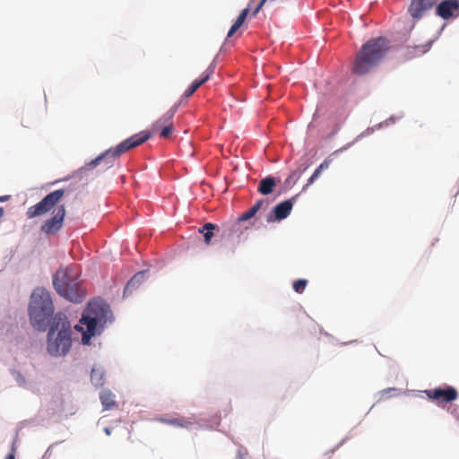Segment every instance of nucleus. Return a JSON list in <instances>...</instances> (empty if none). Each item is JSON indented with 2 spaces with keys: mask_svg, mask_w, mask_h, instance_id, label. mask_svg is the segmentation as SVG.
Segmentation results:
<instances>
[{
  "mask_svg": "<svg viewBox=\"0 0 459 459\" xmlns=\"http://www.w3.org/2000/svg\"><path fill=\"white\" fill-rule=\"evenodd\" d=\"M321 172L322 171L318 168H316L312 176L308 178L307 186L313 184L315 180L319 177Z\"/></svg>",
  "mask_w": 459,
  "mask_h": 459,
  "instance_id": "a878e982",
  "label": "nucleus"
},
{
  "mask_svg": "<svg viewBox=\"0 0 459 459\" xmlns=\"http://www.w3.org/2000/svg\"><path fill=\"white\" fill-rule=\"evenodd\" d=\"M292 204L293 203H280L267 216V221L271 222L275 220L281 221L285 219L292 209Z\"/></svg>",
  "mask_w": 459,
  "mask_h": 459,
  "instance_id": "ddd939ff",
  "label": "nucleus"
},
{
  "mask_svg": "<svg viewBox=\"0 0 459 459\" xmlns=\"http://www.w3.org/2000/svg\"><path fill=\"white\" fill-rule=\"evenodd\" d=\"M429 48V44L421 45V46H408L407 47V56L409 57L419 56L426 53Z\"/></svg>",
  "mask_w": 459,
  "mask_h": 459,
  "instance_id": "6ab92c4d",
  "label": "nucleus"
},
{
  "mask_svg": "<svg viewBox=\"0 0 459 459\" xmlns=\"http://www.w3.org/2000/svg\"><path fill=\"white\" fill-rule=\"evenodd\" d=\"M11 198V195H2L0 196V201H8Z\"/></svg>",
  "mask_w": 459,
  "mask_h": 459,
  "instance_id": "c85d7f7f",
  "label": "nucleus"
},
{
  "mask_svg": "<svg viewBox=\"0 0 459 459\" xmlns=\"http://www.w3.org/2000/svg\"><path fill=\"white\" fill-rule=\"evenodd\" d=\"M306 169L298 168L292 171L288 178L279 184L278 194L285 193L291 189L302 176Z\"/></svg>",
  "mask_w": 459,
  "mask_h": 459,
  "instance_id": "f8f14e48",
  "label": "nucleus"
},
{
  "mask_svg": "<svg viewBox=\"0 0 459 459\" xmlns=\"http://www.w3.org/2000/svg\"><path fill=\"white\" fill-rule=\"evenodd\" d=\"M53 285L61 297L71 302L81 303L86 297L79 272L73 266L58 269L53 276Z\"/></svg>",
  "mask_w": 459,
  "mask_h": 459,
  "instance_id": "7ed1b4c3",
  "label": "nucleus"
},
{
  "mask_svg": "<svg viewBox=\"0 0 459 459\" xmlns=\"http://www.w3.org/2000/svg\"><path fill=\"white\" fill-rule=\"evenodd\" d=\"M100 399L106 410H110L117 407L115 394L109 390H104L100 393Z\"/></svg>",
  "mask_w": 459,
  "mask_h": 459,
  "instance_id": "a211bd4d",
  "label": "nucleus"
},
{
  "mask_svg": "<svg viewBox=\"0 0 459 459\" xmlns=\"http://www.w3.org/2000/svg\"><path fill=\"white\" fill-rule=\"evenodd\" d=\"M111 317L109 306L101 299H95L88 303L80 322L86 326L82 341L88 343L90 339L100 334L106 323Z\"/></svg>",
  "mask_w": 459,
  "mask_h": 459,
  "instance_id": "39448f33",
  "label": "nucleus"
},
{
  "mask_svg": "<svg viewBox=\"0 0 459 459\" xmlns=\"http://www.w3.org/2000/svg\"><path fill=\"white\" fill-rule=\"evenodd\" d=\"M71 325L65 315L57 313L48 333L47 350L52 356L65 355L72 344Z\"/></svg>",
  "mask_w": 459,
  "mask_h": 459,
  "instance_id": "20e7f679",
  "label": "nucleus"
},
{
  "mask_svg": "<svg viewBox=\"0 0 459 459\" xmlns=\"http://www.w3.org/2000/svg\"><path fill=\"white\" fill-rule=\"evenodd\" d=\"M50 212V218L47 219L40 227L41 232L46 235H56L63 227L65 216V208L59 203H37L29 208L27 215L33 218Z\"/></svg>",
  "mask_w": 459,
  "mask_h": 459,
  "instance_id": "0eeeda50",
  "label": "nucleus"
},
{
  "mask_svg": "<svg viewBox=\"0 0 459 459\" xmlns=\"http://www.w3.org/2000/svg\"><path fill=\"white\" fill-rule=\"evenodd\" d=\"M104 430H105V432H106V434H107V435H110V430H109V429H108V428H105V429H104Z\"/></svg>",
  "mask_w": 459,
  "mask_h": 459,
  "instance_id": "473e14b6",
  "label": "nucleus"
},
{
  "mask_svg": "<svg viewBox=\"0 0 459 459\" xmlns=\"http://www.w3.org/2000/svg\"><path fill=\"white\" fill-rule=\"evenodd\" d=\"M459 13V3L457 0H444L436 7V14L444 20H448Z\"/></svg>",
  "mask_w": 459,
  "mask_h": 459,
  "instance_id": "9d476101",
  "label": "nucleus"
},
{
  "mask_svg": "<svg viewBox=\"0 0 459 459\" xmlns=\"http://www.w3.org/2000/svg\"><path fill=\"white\" fill-rule=\"evenodd\" d=\"M437 0H410L407 12L413 22H419L436 5Z\"/></svg>",
  "mask_w": 459,
  "mask_h": 459,
  "instance_id": "6e6552de",
  "label": "nucleus"
},
{
  "mask_svg": "<svg viewBox=\"0 0 459 459\" xmlns=\"http://www.w3.org/2000/svg\"><path fill=\"white\" fill-rule=\"evenodd\" d=\"M173 130H174L173 124L167 125L166 126H164L163 128H161L159 131L160 132V137L163 138V139L169 138L171 135Z\"/></svg>",
  "mask_w": 459,
  "mask_h": 459,
  "instance_id": "5701e85b",
  "label": "nucleus"
},
{
  "mask_svg": "<svg viewBox=\"0 0 459 459\" xmlns=\"http://www.w3.org/2000/svg\"><path fill=\"white\" fill-rule=\"evenodd\" d=\"M200 87V83H198L195 80L191 83L189 88L185 91L184 95L186 98L192 96L197 89Z\"/></svg>",
  "mask_w": 459,
  "mask_h": 459,
  "instance_id": "393cba45",
  "label": "nucleus"
},
{
  "mask_svg": "<svg viewBox=\"0 0 459 459\" xmlns=\"http://www.w3.org/2000/svg\"><path fill=\"white\" fill-rule=\"evenodd\" d=\"M388 49L389 41L386 39L378 37L369 39L356 55L352 71L359 75L367 74L380 63Z\"/></svg>",
  "mask_w": 459,
  "mask_h": 459,
  "instance_id": "f03ea898",
  "label": "nucleus"
},
{
  "mask_svg": "<svg viewBox=\"0 0 459 459\" xmlns=\"http://www.w3.org/2000/svg\"><path fill=\"white\" fill-rule=\"evenodd\" d=\"M255 3V0H251L248 3V5L247 8L243 9L238 15V19L234 22V24L231 26L228 32V38H230L244 23L245 20L247 19L250 10L253 8V4Z\"/></svg>",
  "mask_w": 459,
  "mask_h": 459,
  "instance_id": "dca6fc26",
  "label": "nucleus"
},
{
  "mask_svg": "<svg viewBox=\"0 0 459 459\" xmlns=\"http://www.w3.org/2000/svg\"><path fill=\"white\" fill-rule=\"evenodd\" d=\"M96 374H97V370L92 369V370H91V379H92V380L94 379V377H95Z\"/></svg>",
  "mask_w": 459,
  "mask_h": 459,
  "instance_id": "c756f323",
  "label": "nucleus"
},
{
  "mask_svg": "<svg viewBox=\"0 0 459 459\" xmlns=\"http://www.w3.org/2000/svg\"><path fill=\"white\" fill-rule=\"evenodd\" d=\"M215 229V226L212 223H205L204 227L199 230L201 233L204 234V242L205 244L209 245L211 244L212 238L213 236L212 230Z\"/></svg>",
  "mask_w": 459,
  "mask_h": 459,
  "instance_id": "aec40b11",
  "label": "nucleus"
},
{
  "mask_svg": "<svg viewBox=\"0 0 459 459\" xmlns=\"http://www.w3.org/2000/svg\"><path fill=\"white\" fill-rule=\"evenodd\" d=\"M307 280L299 279L294 281L293 283V290L298 293H303L305 290V288L307 286Z\"/></svg>",
  "mask_w": 459,
  "mask_h": 459,
  "instance_id": "b1692460",
  "label": "nucleus"
},
{
  "mask_svg": "<svg viewBox=\"0 0 459 459\" xmlns=\"http://www.w3.org/2000/svg\"><path fill=\"white\" fill-rule=\"evenodd\" d=\"M159 420L164 424L171 425L178 428H189L195 422L194 418L176 417V418H160Z\"/></svg>",
  "mask_w": 459,
  "mask_h": 459,
  "instance_id": "2eb2a0df",
  "label": "nucleus"
},
{
  "mask_svg": "<svg viewBox=\"0 0 459 459\" xmlns=\"http://www.w3.org/2000/svg\"><path fill=\"white\" fill-rule=\"evenodd\" d=\"M317 168L322 171L323 169L328 168V162L327 161H324Z\"/></svg>",
  "mask_w": 459,
  "mask_h": 459,
  "instance_id": "cd10ccee",
  "label": "nucleus"
},
{
  "mask_svg": "<svg viewBox=\"0 0 459 459\" xmlns=\"http://www.w3.org/2000/svg\"><path fill=\"white\" fill-rule=\"evenodd\" d=\"M54 314L50 293L45 289H36L30 297L29 316L31 325L38 331L45 332Z\"/></svg>",
  "mask_w": 459,
  "mask_h": 459,
  "instance_id": "423d86ee",
  "label": "nucleus"
},
{
  "mask_svg": "<svg viewBox=\"0 0 459 459\" xmlns=\"http://www.w3.org/2000/svg\"><path fill=\"white\" fill-rule=\"evenodd\" d=\"M281 183L280 178H275L273 177H266L263 178L258 186V192L264 195H270L273 193V191L279 188V184Z\"/></svg>",
  "mask_w": 459,
  "mask_h": 459,
  "instance_id": "4468645a",
  "label": "nucleus"
},
{
  "mask_svg": "<svg viewBox=\"0 0 459 459\" xmlns=\"http://www.w3.org/2000/svg\"><path fill=\"white\" fill-rule=\"evenodd\" d=\"M84 184H86V182H82L81 184H79L80 186H83Z\"/></svg>",
  "mask_w": 459,
  "mask_h": 459,
  "instance_id": "72a5a7b5",
  "label": "nucleus"
},
{
  "mask_svg": "<svg viewBox=\"0 0 459 459\" xmlns=\"http://www.w3.org/2000/svg\"><path fill=\"white\" fill-rule=\"evenodd\" d=\"M178 107H179L178 104H174L170 109H169L162 117H160L159 119H157L152 125V133L156 134L161 128L166 126L167 125L173 124V117H174Z\"/></svg>",
  "mask_w": 459,
  "mask_h": 459,
  "instance_id": "9b49d317",
  "label": "nucleus"
},
{
  "mask_svg": "<svg viewBox=\"0 0 459 459\" xmlns=\"http://www.w3.org/2000/svg\"><path fill=\"white\" fill-rule=\"evenodd\" d=\"M150 137V133L143 131L126 139L125 141L117 144L115 148L108 150L105 153L92 160L90 163L87 164V167L80 169L72 177L73 182L67 188L53 191L47 195L45 197H43L41 201H59L65 193L68 194L72 190V186L77 185L78 183L83 181L84 178L86 181L87 178L90 177V174L93 175L91 169H94L97 165L100 164V162L105 161L107 168L111 167L115 158L143 143Z\"/></svg>",
  "mask_w": 459,
  "mask_h": 459,
  "instance_id": "f257e3e1",
  "label": "nucleus"
},
{
  "mask_svg": "<svg viewBox=\"0 0 459 459\" xmlns=\"http://www.w3.org/2000/svg\"><path fill=\"white\" fill-rule=\"evenodd\" d=\"M261 204L262 203H256L255 205H253L248 211L245 212L238 217V221H245L251 219L260 209Z\"/></svg>",
  "mask_w": 459,
  "mask_h": 459,
  "instance_id": "412c9836",
  "label": "nucleus"
},
{
  "mask_svg": "<svg viewBox=\"0 0 459 459\" xmlns=\"http://www.w3.org/2000/svg\"><path fill=\"white\" fill-rule=\"evenodd\" d=\"M144 278V272H139L135 273L126 285L124 290V296L130 295L134 290H137L140 287V285L143 282Z\"/></svg>",
  "mask_w": 459,
  "mask_h": 459,
  "instance_id": "f3484780",
  "label": "nucleus"
},
{
  "mask_svg": "<svg viewBox=\"0 0 459 459\" xmlns=\"http://www.w3.org/2000/svg\"><path fill=\"white\" fill-rule=\"evenodd\" d=\"M214 65H211L202 74V77L200 79H196L195 81L200 83V86L203 85L204 82H206L211 75L214 73Z\"/></svg>",
  "mask_w": 459,
  "mask_h": 459,
  "instance_id": "4be33fe9",
  "label": "nucleus"
},
{
  "mask_svg": "<svg viewBox=\"0 0 459 459\" xmlns=\"http://www.w3.org/2000/svg\"><path fill=\"white\" fill-rule=\"evenodd\" d=\"M424 393L427 394L429 400L435 402L437 404H440L441 403H451L458 398V392L453 386L429 389L425 390Z\"/></svg>",
  "mask_w": 459,
  "mask_h": 459,
  "instance_id": "1a4fd4ad",
  "label": "nucleus"
},
{
  "mask_svg": "<svg viewBox=\"0 0 459 459\" xmlns=\"http://www.w3.org/2000/svg\"><path fill=\"white\" fill-rule=\"evenodd\" d=\"M4 215V209L2 207H0V219L3 217Z\"/></svg>",
  "mask_w": 459,
  "mask_h": 459,
  "instance_id": "2f4dec72",
  "label": "nucleus"
},
{
  "mask_svg": "<svg viewBox=\"0 0 459 459\" xmlns=\"http://www.w3.org/2000/svg\"><path fill=\"white\" fill-rule=\"evenodd\" d=\"M5 459H15L13 454H9Z\"/></svg>",
  "mask_w": 459,
  "mask_h": 459,
  "instance_id": "7c9ffc66",
  "label": "nucleus"
},
{
  "mask_svg": "<svg viewBox=\"0 0 459 459\" xmlns=\"http://www.w3.org/2000/svg\"><path fill=\"white\" fill-rule=\"evenodd\" d=\"M267 0H261L260 3L256 6H255L252 15L255 16L258 13V12L263 8Z\"/></svg>",
  "mask_w": 459,
  "mask_h": 459,
  "instance_id": "bb28decb",
  "label": "nucleus"
}]
</instances>
